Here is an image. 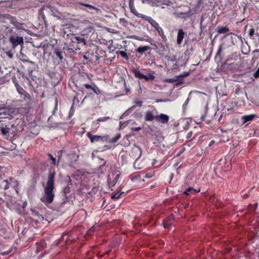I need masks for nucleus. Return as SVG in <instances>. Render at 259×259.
<instances>
[{
  "instance_id": "2eb2a0df",
  "label": "nucleus",
  "mask_w": 259,
  "mask_h": 259,
  "mask_svg": "<svg viewBox=\"0 0 259 259\" xmlns=\"http://www.w3.org/2000/svg\"><path fill=\"white\" fill-rule=\"evenodd\" d=\"M185 35L186 33L184 31L183 29H179L178 30L177 37V44L179 46H180L182 44Z\"/></svg>"
},
{
  "instance_id": "0e129e2a",
  "label": "nucleus",
  "mask_w": 259,
  "mask_h": 259,
  "mask_svg": "<svg viewBox=\"0 0 259 259\" xmlns=\"http://www.w3.org/2000/svg\"><path fill=\"white\" fill-rule=\"evenodd\" d=\"M138 37V36H133L132 37L137 39V37Z\"/></svg>"
},
{
  "instance_id": "c9c22d12",
  "label": "nucleus",
  "mask_w": 259,
  "mask_h": 259,
  "mask_svg": "<svg viewBox=\"0 0 259 259\" xmlns=\"http://www.w3.org/2000/svg\"><path fill=\"white\" fill-rule=\"evenodd\" d=\"M47 155L50 157V158L51 159L52 162V163L54 165H56V159L55 157H53V156L51 153H48Z\"/></svg>"
},
{
  "instance_id": "423d86ee",
  "label": "nucleus",
  "mask_w": 259,
  "mask_h": 259,
  "mask_svg": "<svg viewBox=\"0 0 259 259\" xmlns=\"http://www.w3.org/2000/svg\"><path fill=\"white\" fill-rule=\"evenodd\" d=\"M141 172H136L130 176V179L132 184L136 187H143L145 184L144 179L140 175Z\"/></svg>"
},
{
  "instance_id": "864d4df0",
  "label": "nucleus",
  "mask_w": 259,
  "mask_h": 259,
  "mask_svg": "<svg viewBox=\"0 0 259 259\" xmlns=\"http://www.w3.org/2000/svg\"><path fill=\"white\" fill-rule=\"evenodd\" d=\"M190 191H187V189L184 191V194H185V195H189V192H190Z\"/></svg>"
},
{
  "instance_id": "aec40b11",
  "label": "nucleus",
  "mask_w": 259,
  "mask_h": 259,
  "mask_svg": "<svg viewBox=\"0 0 259 259\" xmlns=\"http://www.w3.org/2000/svg\"><path fill=\"white\" fill-rule=\"evenodd\" d=\"M53 54L58 58L60 61L63 59V51L60 48H55L53 51Z\"/></svg>"
},
{
  "instance_id": "bf43d9fd",
  "label": "nucleus",
  "mask_w": 259,
  "mask_h": 259,
  "mask_svg": "<svg viewBox=\"0 0 259 259\" xmlns=\"http://www.w3.org/2000/svg\"><path fill=\"white\" fill-rule=\"evenodd\" d=\"M213 143H214V141L213 140L211 141L209 143V146H211Z\"/></svg>"
},
{
  "instance_id": "e2e57ef3",
  "label": "nucleus",
  "mask_w": 259,
  "mask_h": 259,
  "mask_svg": "<svg viewBox=\"0 0 259 259\" xmlns=\"http://www.w3.org/2000/svg\"><path fill=\"white\" fill-rule=\"evenodd\" d=\"M233 56L237 57V55L236 54L233 55Z\"/></svg>"
},
{
  "instance_id": "7c9ffc66",
  "label": "nucleus",
  "mask_w": 259,
  "mask_h": 259,
  "mask_svg": "<svg viewBox=\"0 0 259 259\" xmlns=\"http://www.w3.org/2000/svg\"><path fill=\"white\" fill-rule=\"evenodd\" d=\"M146 2H148L150 4H151L152 6H156L158 5V3H160L161 0H145Z\"/></svg>"
},
{
  "instance_id": "680f3d73",
  "label": "nucleus",
  "mask_w": 259,
  "mask_h": 259,
  "mask_svg": "<svg viewBox=\"0 0 259 259\" xmlns=\"http://www.w3.org/2000/svg\"><path fill=\"white\" fill-rule=\"evenodd\" d=\"M106 164V161L104 162V163L101 165V167L104 166Z\"/></svg>"
},
{
  "instance_id": "b1692460",
  "label": "nucleus",
  "mask_w": 259,
  "mask_h": 259,
  "mask_svg": "<svg viewBox=\"0 0 259 259\" xmlns=\"http://www.w3.org/2000/svg\"><path fill=\"white\" fill-rule=\"evenodd\" d=\"M79 4L80 5H82V6H85V7L88 8L90 11L94 10V11H96V13H99V12H101V10L99 9H98L93 6H92L90 4H84L83 3H79Z\"/></svg>"
},
{
  "instance_id": "2f4dec72",
  "label": "nucleus",
  "mask_w": 259,
  "mask_h": 259,
  "mask_svg": "<svg viewBox=\"0 0 259 259\" xmlns=\"http://www.w3.org/2000/svg\"><path fill=\"white\" fill-rule=\"evenodd\" d=\"M110 119V118L109 116H105V117L98 118L96 120L97 123H98L99 122H105Z\"/></svg>"
},
{
  "instance_id": "c03bdc74",
  "label": "nucleus",
  "mask_w": 259,
  "mask_h": 259,
  "mask_svg": "<svg viewBox=\"0 0 259 259\" xmlns=\"http://www.w3.org/2000/svg\"><path fill=\"white\" fill-rule=\"evenodd\" d=\"M119 22L122 25L124 26H126L127 24V21L124 18L120 19Z\"/></svg>"
},
{
  "instance_id": "39448f33",
  "label": "nucleus",
  "mask_w": 259,
  "mask_h": 259,
  "mask_svg": "<svg viewBox=\"0 0 259 259\" xmlns=\"http://www.w3.org/2000/svg\"><path fill=\"white\" fill-rule=\"evenodd\" d=\"M121 175V172L117 168L112 169L108 174L107 185L111 191L113 190V187L118 183Z\"/></svg>"
},
{
  "instance_id": "473e14b6",
  "label": "nucleus",
  "mask_w": 259,
  "mask_h": 259,
  "mask_svg": "<svg viewBox=\"0 0 259 259\" xmlns=\"http://www.w3.org/2000/svg\"><path fill=\"white\" fill-rule=\"evenodd\" d=\"M9 130L10 128L8 127L7 126H6L5 127H2L1 128V131L3 135H6L7 134H8L9 133Z\"/></svg>"
},
{
  "instance_id": "13d9d810",
  "label": "nucleus",
  "mask_w": 259,
  "mask_h": 259,
  "mask_svg": "<svg viewBox=\"0 0 259 259\" xmlns=\"http://www.w3.org/2000/svg\"><path fill=\"white\" fill-rule=\"evenodd\" d=\"M167 81L168 82H172L173 81L171 79H168Z\"/></svg>"
},
{
  "instance_id": "8fccbe9b",
  "label": "nucleus",
  "mask_w": 259,
  "mask_h": 259,
  "mask_svg": "<svg viewBox=\"0 0 259 259\" xmlns=\"http://www.w3.org/2000/svg\"><path fill=\"white\" fill-rule=\"evenodd\" d=\"M141 130V127H132V130L135 132L140 131Z\"/></svg>"
},
{
  "instance_id": "4d7b16f0",
  "label": "nucleus",
  "mask_w": 259,
  "mask_h": 259,
  "mask_svg": "<svg viewBox=\"0 0 259 259\" xmlns=\"http://www.w3.org/2000/svg\"><path fill=\"white\" fill-rule=\"evenodd\" d=\"M71 45H73V43H72V40L71 39V42L70 44V46L72 47V46ZM73 45L75 46H77V44H73Z\"/></svg>"
},
{
  "instance_id": "7ed1b4c3",
  "label": "nucleus",
  "mask_w": 259,
  "mask_h": 259,
  "mask_svg": "<svg viewBox=\"0 0 259 259\" xmlns=\"http://www.w3.org/2000/svg\"><path fill=\"white\" fill-rule=\"evenodd\" d=\"M240 39V38L237 35L233 33L225 34L222 37V42L217 51V56H220L223 50L234 46Z\"/></svg>"
},
{
  "instance_id": "72a5a7b5",
  "label": "nucleus",
  "mask_w": 259,
  "mask_h": 259,
  "mask_svg": "<svg viewBox=\"0 0 259 259\" xmlns=\"http://www.w3.org/2000/svg\"><path fill=\"white\" fill-rule=\"evenodd\" d=\"M187 191H190V192L191 193L195 194V193L199 192L200 191V189L199 188L198 189L196 190L193 187H189L187 189Z\"/></svg>"
},
{
  "instance_id": "c85d7f7f",
  "label": "nucleus",
  "mask_w": 259,
  "mask_h": 259,
  "mask_svg": "<svg viewBox=\"0 0 259 259\" xmlns=\"http://www.w3.org/2000/svg\"><path fill=\"white\" fill-rule=\"evenodd\" d=\"M15 87L17 89V92L19 93L20 95H22L26 92V91L20 87L17 83H14Z\"/></svg>"
},
{
  "instance_id": "cd10ccee",
  "label": "nucleus",
  "mask_w": 259,
  "mask_h": 259,
  "mask_svg": "<svg viewBox=\"0 0 259 259\" xmlns=\"http://www.w3.org/2000/svg\"><path fill=\"white\" fill-rule=\"evenodd\" d=\"M116 53L117 54H119L123 58H124L126 60H128L129 57L127 55L126 53L125 52V51H117Z\"/></svg>"
},
{
  "instance_id": "774afa93",
  "label": "nucleus",
  "mask_w": 259,
  "mask_h": 259,
  "mask_svg": "<svg viewBox=\"0 0 259 259\" xmlns=\"http://www.w3.org/2000/svg\"><path fill=\"white\" fill-rule=\"evenodd\" d=\"M86 75L87 76V77H88V78L89 77V76L88 74H86Z\"/></svg>"
},
{
  "instance_id": "c756f323",
  "label": "nucleus",
  "mask_w": 259,
  "mask_h": 259,
  "mask_svg": "<svg viewBox=\"0 0 259 259\" xmlns=\"http://www.w3.org/2000/svg\"><path fill=\"white\" fill-rule=\"evenodd\" d=\"M121 137L120 134H118L116 135L115 137L112 139H110L109 138V140L107 142H109L110 143H115Z\"/></svg>"
},
{
  "instance_id": "58836bf2",
  "label": "nucleus",
  "mask_w": 259,
  "mask_h": 259,
  "mask_svg": "<svg viewBox=\"0 0 259 259\" xmlns=\"http://www.w3.org/2000/svg\"><path fill=\"white\" fill-rule=\"evenodd\" d=\"M78 93H76V95L73 98L72 106L75 104H78L79 103V100L77 97Z\"/></svg>"
},
{
  "instance_id": "dca6fc26",
  "label": "nucleus",
  "mask_w": 259,
  "mask_h": 259,
  "mask_svg": "<svg viewBox=\"0 0 259 259\" xmlns=\"http://www.w3.org/2000/svg\"><path fill=\"white\" fill-rule=\"evenodd\" d=\"M151 50V48L150 46H145L139 47L136 50V52L137 54H139L141 56L143 55L145 52H147Z\"/></svg>"
},
{
  "instance_id": "5fc2aeb1",
  "label": "nucleus",
  "mask_w": 259,
  "mask_h": 259,
  "mask_svg": "<svg viewBox=\"0 0 259 259\" xmlns=\"http://www.w3.org/2000/svg\"><path fill=\"white\" fill-rule=\"evenodd\" d=\"M137 104L139 106H142V102H141V101L137 102Z\"/></svg>"
},
{
  "instance_id": "9d476101",
  "label": "nucleus",
  "mask_w": 259,
  "mask_h": 259,
  "mask_svg": "<svg viewBox=\"0 0 259 259\" xmlns=\"http://www.w3.org/2000/svg\"><path fill=\"white\" fill-rule=\"evenodd\" d=\"M72 40L73 44H77V45L75 46L73 44L71 45L73 49L76 51L80 50V47L84 46L86 44L83 37L75 36L72 38Z\"/></svg>"
},
{
  "instance_id": "603ef678",
  "label": "nucleus",
  "mask_w": 259,
  "mask_h": 259,
  "mask_svg": "<svg viewBox=\"0 0 259 259\" xmlns=\"http://www.w3.org/2000/svg\"><path fill=\"white\" fill-rule=\"evenodd\" d=\"M185 150V148H183V149H182L178 153H177V156H179L181 155V153H182Z\"/></svg>"
},
{
  "instance_id": "052dcab7",
  "label": "nucleus",
  "mask_w": 259,
  "mask_h": 259,
  "mask_svg": "<svg viewBox=\"0 0 259 259\" xmlns=\"http://www.w3.org/2000/svg\"><path fill=\"white\" fill-rule=\"evenodd\" d=\"M115 56H114L110 60L111 61H113L115 59Z\"/></svg>"
},
{
  "instance_id": "de8ad7c7",
  "label": "nucleus",
  "mask_w": 259,
  "mask_h": 259,
  "mask_svg": "<svg viewBox=\"0 0 259 259\" xmlns=\"http://www.w3.org/2000/svg\"><path fill=\"white\" fill-rule=\"evenodd\" d=\"M253 76L256 78L259 77V67L257 68L256 71L254 73Z\"/></svg>"
},
{
  "instance_id": "79ce46f5",
  "label": "nucleus",
  "mask_w": 259,
  "mask_h": 259,
  "mask_svg": "<svg viewBox=\"0 0 259 259\" xmlns=\"http://www.w3.org/2000/svg\"><path fill=\"white\" fill-rule=\"evenodd\" d=\"M158 161L156 159H154L152 162V165L155 168L159 167L161 165V163L157 164Z\"/></svg>"
},
{
  "instance_id": "6ab92c4d",
  "label": "nucleus",
  "mask_w": 259,
  "mask_h": 259,
  "mask_svg": "<svg viewBox=\"0 0 259 259\" xmlns=\"http://www.w3.org/2000/svg\"><path fill=\"white\" fill-rule=\"evenodd\" d=\"M255 116L256 115L255 114L243 115L241 117V120L242 121L243 123H245L247 122L251 121Z\"/></svg>"
},
{
  "instance_id": "a211bd4d",
  "label": "nucleus",
  "mask_w": 259,
  "mask_h": 259,
  "mask_svg": "<svg viewBox=\"0 0 259 259\" xmlns=\"http://www.w3.org/2000/svg\"><path fill=\"white\" fill-rule=\"evenodd\" d=\"M146 20L148 21V22L157 31L158 29H159L161 27L159 26V24L153 19H152L150 17L147 16L145 19Z\"/></svg>"
},
{
  "instance_id": "412c9836",
  "label": "nucleus",
  "mask_w": 259,
  "mask_h": 259,
  "mask_svg": "<svg viewBox=\"0 0 259 259\" xmlns=\"http://www.w3.org/2000/svg\"><path fill=\"white\" fill-rule=\"evenodd\" d=\"M144 119L147 121H152L154 119L156 120V116L152 112L148 111L146 112Z\"/></svg>"
},
{
  "instance_id": "1a4fd4ad",
  "label": "nucleus",
  "mask_w": 259,
  "mask_h": 259,
  "mask_svg": "<svg viewBox=\"0 0 259 259\" xmlns=\"http://www.w3.org/2000/svg\"><path fill=\"white\" fill-rule=\"evenodd\" d=\"M142 150L139 147H136L132 150L131 155L136 159L134 163V166L136 169H140L141 168L139 165L137 166L136 164L138 160L142 155Z\"/></svg>"
},
{
  "instance_id": "3c124183",
  "label": "nucleus",
  "mask_w": 259,
  "mask_h": 259,
  "mask_svg": "<svg viewBox=\"0 0 259 259\" xmlns=\"http://www.w3.org/2000/svg\"><path fill=\"white\" fill-rule=\"evenodd\" d=\"M242 197L244 198H246L248 197V196L249 195V192L248 193H244L243 192H242Z\"/></svg>"
},
{
  "instance_id": "bb28decb",
  "label": "nucleus",
  "mask_w": 259,
  "mask_h": 259,
  "mask_svg": "<svg viewBox=\"0 0 259 259\" xmlns=\"http://www.w3.org/2000/svg\"><path fill=\"white\" fill-rule=\"evenodd\" d=\"M123 192H114L113 193L111 196V198L114 200H117L119 199L122 194H123Z\"/></svg>"
},
{
  "instance_id": "4c0bfd02",
  "label": "nucleus",
  "mask_w": 259,
  "mask_h": 259,
  "mask_svg": "<svg viewBox=\"0 0 259 259\" xmlns=\"http://www.w3.org/2000/svg\"><path fill=\"white\" fill-rule=\"evenodd\" d=\"M171 3V2L169 0H166V1L161 0V2H160V3H158V4L169 6Z\"/></svg>"
},
{
  "instance_id": "393cba45",
  "label": "nucleus",
  "mask_w": 259,
  "mask_h": 259,
  "mask_svg": "<svg viewBox=\"0 0 259 259\" xmlns=\"http://www.w3.org/2000/svg\"><path fill=\"white\" fill-rule=\"evenodd\" d=\"M133 72L134 73L135 76L136 78H138L139 79H146V75L142 73L140 71L137 69H134L133 70Z\"/></svg>"
},
{
  "instance_id": "49530a36",
  "label": "nucleus",
  "mask_w": 259,
  "mask_h": 259,
  "mask_svg": "<svg viewBox=\"0 0 259 259\" xmlns=\"http://www.w3.org/2000/svg\"><path fill=\"white\" fill-rule=\"evenodd\" d=\"M190 75L189 72H184L180 75L181 77H186Z\"/></svg>"
},
{
  "instance_id": "5701e85b",
  "label": "nucleus",
  "mask_w": 259,
  "mask_h": 259,
  "mask_svg": "<svg viewBox=\"0 0 259 259\" xmlns=\"http://www.w3.org/2000/svg\"><path fill=\"white\" fill-rule=\"evenodd\" d=\"M229 29L227 26H218L217 27V32L219 34H227L229 33Z\"/></svg>"
},
{
  "instance_id": "f257e3e1",
  "label": "nucleus",
  "mask_w": 259,
  "mask_h": 259,
  "mask_svg": "<svg viewBox=\"0 0 259 259\" xmlns=\"http://www.w3.org/2000/svg\"><path fill=\"white\" fill-rule=\"evenodd\" d=\"M20 27L19 28L17 26L11 27L10 26H6V28L4 32L6 38H8L9 43L11 44L12 48L15 49L19 45H22L24 43L23 36L21 34V30H26V24L21 21Z\"/></svg>"
},
{
  "instance_id": "09e8293b",
  "label": "nucleus",
  "mask_w": 259,
  "mask_h": 259,
  "mask_svg": "<svg viewBox=\"0 0 259 259\" xmlns=\"http://www.w3.org/2000/svg\"><path fill=\"white\" fill-rule=\"evenodd\" d=\"M227 111L228 112V114H230L231 113H232L234 112V108L233 107H230V108H228L227 109Z\"/></svg>"
},
{
  "instance_id": "a19ab883",
  "label": "nucleus",
  "mask_w": 259,
  "mask_h": 259,
  "mask_svg": "<svg viewBox=\"0 0 259 259\" xmlns=\"http://www.w3.org/2000/svg\"><path fill=\"white\" fill-rule=\"evenodd\" d=\"M64 152V150H60L58 152L57 154H58V162H60L61 160V157H62V154Z\"/></svg>"
},
{
  "instance_id": "37998d69",
  "label": "nucleus",
  "mask_w": 259,
  "mask_h": 259,
  "mask_svg": "<svg viewBox=\"0 0 259 259\" xmlns=\"http://www.w3.org/2000/svg\"><path fill=\"white\" fill-rule=\"evenodd\" d=\"M255 30L254 28H251L249 30L248 35L250 38H252L254 34Z\"/></svg>"
},
{
  "instance_id": "20e7f679",
  "label": "nucleus",
  "mask_w": 259,
  "mask_h": 259,
  "mask_svg": "<svg viewBox=\"0 0 259 259\" xmlns=\"http://www.w3.org/2000/svg\"><path fill=\"white\" fill-rule=\"evenodd\" d=\"M8 24H11L14 26H17L18 28L19 27H21L20 25H22L21 21L16 17L9 14L5 15L0 14V28L3 26L6 28V26H9Z\"/></svg>"
},
{
  "instance_id": "4468645a",
  "label": "nucleus",
  "mask_w": 259,
  "mask_h": 259,
  "mask_svg": "<svg viewBox=\"0 0 259 259\" xmlns=\"http://www.w3.org/2000/svg\"><path fill=\"white\" fill-rule=\"evenodd\" d=\"M83 85L87 89L92 91L95 94L97 95H99L101 94L100 90L94 83H93L92 85H90L88 83H84L83 84Z\"/></svg>"
},
{
  "instance_id": "9b49d317",
  "label": "nucleus",
  "mask_w": 259,
  "mask_h": 259,
  "mask_svg": "<svg viewBox=\"0 0 259 259\" xmlns=\"http://www.w3.org/2000/svg\"><path fill=\"white\" fill-rule=\"evenodd\" d=\"M128 5L131 13L139 17L142 18L144 19L146 18L147 16L139 13L136 10L134 6V0H128Z\"/></svg>"
},
{
  "instance_id": "6e6d98bb",
  "label": "nucleus",
  "mask_w": 259,
  "mask_h": 259,
  "mask_svg": "<svg viewBox=\"0 0 259 259\" xmlns=\"http://www.w3.org/2000/svg\"><path fill=\"white\" fill-rule=\"evenodd\" d=\"M104 149H109V146H108V145H105L104 146Z\"/></svg>"
},
{
  "instance_id": "f8f14e48",
  "label": "nucleus",
  "mask_w": 259,
  "mask_h": 259,
  "mask_svg": "<svg viewBox=\"0 0 259 259\" xmlns=\"http://www.w3.org/2000/svg\"><path fill=\"white\" fill-rule=\"evenodd\" d=\"M174 216L171 214L168 217L165 218L163 220V226L165 229L170 228L174 224Z\"/></svg>"
},
{
  "instance_id": "6e6552de",
  "label": "nucleus",
  "mask_w": 259,
  "mask_h": 259,
  "mask_svg": "<svg viewBox=\"0 0 259 259\" xmlns=\"http://www.w3.org/2000/svg\"><path fill=\"white\" fill-rule=\"evenodd\" d=\"M8 179L9 178H7L4 174H0V193H4L5 190L9 188L10 182ZM9 179L10 181L12 180L11 178Z\"/></svg>"
},
{
  "instance_id": "a878e982",
  "label": "nucleus",
  "mask_w": 259,
  "mask_h": 259,
  "mask_svg": "<svg viewBox=\"0 0 259 259\" xmlns=\"http://www.w3.org/2000/svg\"><path fill=\"white\" fill-rule=\"evenodd\" d=\"M157 32H158L159 35L161 36V38L164 41L167 40L166 36L164 35V31L161 27H160L159 29L157 30Z\"/></svg>"
},
{
  "instance_id": "f3484780",
  "label": "nucleus",
  "mask_w": 259,
  "mask_h": 259,
  "mask_svg": "<svg viewBox=\"0 0 259 259\" xmlns=\"http://www.w3.org/2000/svg\"><path fill=\"white\" fill-rule=\"evenodd\" d=\"M36 253H38L41 251L43 249H44L46 248L47 246V243L45 241L41 240L40 242H36Z\"/></svg>"
},
{
  "instance_id": "ddd939ff",
  "label": "nucleus",
  "mask_w": 259,
  "mask_h": 259,
  "mask_svg": "<svg viewBox=\"0 0 259 259\" xmlns=\"http://www.w3.org/2000/svg\"><path fill=\"white\" fill-rule=\"evenodd\" d=\"M169 119V116L165 114L161 113L159 115H156V121L158 123L166 124L168 123Z\"/></svg>"
},
{
  "instance_id": "69168bd1",
  "label": "nucleus",
  "mask_w": 259,
  "mask_h": 259,
  "mask_svg": "<svg viewBox=\"0 0 259 259\" xmlns=\"http://www.w3.org/2000/svg\"><path fill=\"white\" fill-rule=\"evenodd\" d=\"M86 98H87V96H85V97L84 98V99H83V101H82V102H83V101H84Z\"/></svg>"
},
{
  "instance_id": "a18cd8bd",
  "label": "nucleus",
  "mask_w": 259,
  "mask_h": 259,
  "mask_svg": "<svg viewBox=\"0 0 259 259\" xmlns=\"http://www.w3.org/2000/svg\"><path fill=\"white\" fill-rule=\"evenodd\" d=\"M21 60L23 62H29V63H30L31 64H32L33 65H35V62H33V61H29L28 60V59H26L25 58H23V57H22V58L21 59Z\"/></svg>"
},
{
  "instance_id": "338daca9",
  "label": "nucleus",
  "mask_w": 259,
  "mask_h": 259,
  "mask_svg": "<svg viewBox=\"0 0 259 259\" xmlns=\"http://www.w3.org/2000/svg\"><path fill=\"white\" fill-rule=\"evenodd\" d=\"M9 56L11 58L13 56V55H10V54H9Z\"/></svg>"
},
{
  "instance_id": "e433bc0d",
  "label": "nucleus",
  "mask_w": 259,
  "mask_h": 259,
  "mask_svg": "<svg viewBox=\"0 0 259 259\" xmlns=\"http://www.w3.org/2000/svg\"><path fill=\"white\" fill-rule=\"evenodd\" d=\"M154 76L152 74H151V73H149L148 75L146 76V78L147 79H144L146 81H148V80H153L154 79Z\"/></svg>"
},
{
  "instance_id": "ea45409f",
  "label": "nucleus",
  "mask_w": 259,
  "mask_h": 259,
  "mask_svg": "<svg viewBox=\"0 0 259 259\" xmlns=\"http://www.w3.org/2000/svg\"><path fill=\"white\" fill-rule=\"evenodd\" d=\"M13 247H11L10 249H9V250H7V251H4L3 252H2L1 253V254L3 256H4V255H8L9 254H10V253H11L13 251Z\"/></svg>"
},
{
  "instance_id": "4be33fe9",
  "label": "nucleus",
  "mask_w": 259,
  "mask_h": 259,
  "mask_svg": "<svg viewBox=\"0 0 259 259\" xmlns=\"http://www.w3.org/2000/svg\"><path fill=\"white\" fill-rule=\"evenodd\" d=\"M21 98L22 101H25L26 103H29L32 100L31 96L27 92L21 95Z\"/></svg>"
},
{
  "instance_id": "0eeeda50",
  "label": "nucleus",
  "mask_w": 259,
  "mask_h": 259,
  "mask_svg": "<svg viewBox=\"0 0 259 259\" xmlns=\"http://www.w3.org/2000/svg\"><path fill=\"white\" fill-rule=\"evenodd\" d=\"M86 135L90 139L92 143L98 142L104 143L105 142H107L109 140L108 135H94L91 132H88Z\"/></svg>"
},
{
  "instance_id": "f03ea898",
  "label": "nucleus",
  "mask_w": 259,
  "mask_h": 259,
  "mask_svg": "<svg viewBox=\"0 0 259 259\" xmlns=\"http://www.w3.org/2000/svg\"><path fill=\"white\" fill-rule=\"evenodd\" d=\"M56 172L51 170L48 175L46 185L44 187V191L40 200L46 205L51 204L55 197V179Z\"/></svg>"
},
{
  "instance_id": "f704fd0d",
  "label": "nucleus",
  "mask_w": 259,
  "mask_h": 259,
  "mask_svg": "<svg viewBox=\"0 0 259 259\" xmlns=\"http://www.w3.org/2000/svg\"><path fill=\"white\" fill-rule=\"evenodd\" d=\"M154 175H155L154 171H150L149 172H147L145 174L144 177L146 178H151L153 177Z\"/></svg>"
}]
</instances>
